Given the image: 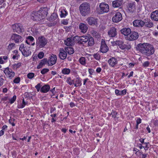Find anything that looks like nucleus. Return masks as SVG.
<instances>
[{
    "label": "nucleus",
    "instance_id": "f257e3e1",
    "mask_svg": "<svg viewBox=\"0 0 158 158\" xmlns=\"http://www.w3.org/2000/svg\"><path fill=\"white\" fill-rule=\"evenodd\" d=\"M137 51L140 52L144 56H149L153 54L155 52L153 46L148 43L139 44L136 46Z\"/></svg>",
    "mask_w": 158,
    "mask_h": 158
},
{
    "label": "nucleus",
    "instance_id": "f03ea898",
    "mask_svg": "<svg viewBox=\"0 0 158 158\" xmlns=\"http://www.w3.org/2000/svg\"><path fill=\"white\" fill-rule=\"evenodd\" d=\"M79 8L80 13L83 16H85L89 13L90 5L88 3H83L80 6Z\"/></svg>",
    "mask_w": 158,
    "mask_h": 158
},
{
    "label": "nucleus",
    "instance_id": "7ed1b4c3",
    "mask_svg": "<svg viewBox=\"0 0 158 158\" xmlns=\"http://www.w3.org/2000/svg\"><path fill=\"white\" fill-rule=\"evenodd\" d=\"M48 43V40L44 36L39 37L36 40L37 47L41 48L44 47Z\"/></svg>",
    "mask_w": 158,
    "mask_h": 158
},
{
    "label": "nucleus",
    "instance_id": "20e7f679",
    "mask_svg": "<svg viewBox=\"0 0 158 158\" xmlns=\"http://www.w3.org/2000/svg\"><path fill=\"white\" fill-rule=\"evenodd\" d=\"M88 36L85 35L81 36H76L73 38L74 41H77L79 44L84 45L88 41Z\"/></svg>",
    "mask_w": 158,
    "mask_h": 158
},
{
    "label": "nucleus",
    "instance_id": "39448f33",
    "mask_svg": "<svg viewBox=\"0 0 158 158\" xmlns=\"http://www.w3.org/2000/svg\"><path fill=\"white\" fill-rule=\"evenodd\" d=\"M99 7L100 10L98 11V13L99 14L108 12L109 10V5L105 2L100 3Z\"/></svg>",
    "mask_w": 158,
    "mask_h": 158
},
{
    "label": "nucleus",
    "instance_id": "423d86ee",
    "mask_svg": "<svg viewBox=\"0 0 158 158\" xmlns=\"http://www.w3.org/2000/svg\"><path fill=\"white\" fill-rule=\"evenodd\" d=\"M12 28L13 32H17L18 34H20L24 31V28L20 23H16L13 24L12 26Z\"/></svg>",
    "mask_w": 158,
    "mask_h": 158
},
{
    "label": "nucleus",
    "instance_id": "0eeeda50",
    "mask_svg": "<svg viewBox=\"0 0 158 158\" xmlns=\"http://www.w3.org/2000/svg\"><path fill=\"white\" fill-rule=\"evenodd\" d=\"M31 19L34 21H39L43 19L39 11H33L31 14Z\"/></svg>",
    "mask_w": 158,
    "mask_h": 158
},
{
    "label": "nucleus",
    "instance_id": "6e6552de",
    "mask_svg": "<svg viewBox=\"0 0 158 158\" xmlns=\"http://www.w3.org/2000/svg\"><path fill=\"white\" fill-rule=\"evenodd\" d=\"M115 44L118 46L119 48L122 50H128L131 48V46L128 44H125L123 42L119 40L116 41Z\"/></svg>",
    "mask_w": 158,
    "mask_h": 158
},
{
    "label": "nucleus",
    "instance_id": "1a4fd4ad",
    "mask_svg": "<svg viewBox=\"0 0 158 158\" xmlns=\"http://www.w3.org/2000/svg\"><path fill=\"white\" fill-rule=\"evenodd\" d=\"M10 40L14 41L15 43L21 42L23 40L21 36L15 33H13L11 35Z\"/></svg>",
    "mask_w": 158,
    "mask_h": 158
},
{
    "label": "nucleus",
    "instance_id": "9d476101",
    "mask_svg": "<svg viewBox=\"0 0 158 158\" xmlns=\"http://www.w3.org/2000/svg\"><path fill=\"white\" fill-rule=\"evenodd\" d=\"M98 19L92 17H89L86 19V21L88 24L91 26H97L98 25Z\"/></svg>",
    "mask_w": 158,
    "mask_h": 158
},
{
    "label": "nucleus",
    "instance_id": "9b49d317",
    "mask_svg": "<svg viewBox=\"0 0 158 158\" xmlns=\"http://www.w3.org/2000/svg\"><path fill=\"white\" fill-rule=\"evenodd\" d=\"M139 37L138 33L135 31H131L129 36L126 37V39L127 40L131 41L137 39Z\"/></svg>",
    "mask_w": 158,
    "mask_h": 158
},
{
    "label": "nucleus",
    "instance_id": "f8f14e48",
    "mask_svg": "<svg viewBox=\"0 0 158 158\" xmlns=\"http://www.w3.org/2000/svg\"><path fill=\"white\" fill-rule=\"evenodd\" d=\"M122 16L121 13L120 12H116L114 16L112 18V20L113 22L116 23H118L122 19Z\"/></svg>",
    "mask_w": 158,
    "mask_h": 158
},
{
    "label": "nucleus",
    "instance_id": "ddd939ff",
    "mask_svg": "<svg viewBox=\"0 0 158 158\" xmlns=\"http://www.w3.org/2000/svg\"><path fill=\"white\" fill-rule=\"evenodd\" d=\"M108 34L110 37H114L117 35V29L114 27H111L108 32Z\"/></svg>",
    "mask_w": 158,
    "mask_h": 158
},
{
    "label": "nucleus",
    "instance_id": "4468645a",
    "mask_svg": "<svg viewBox=\"0 0 158 158\" xmlns=\"http://www.w3.org/2000/svg\"><path fill=\"white\" fill-rule=\"evenodd\" d=\"M133 26L135 27H143L144 26V22L140 19H136L133 22Z\"/></svg>",
    "mask_w": 158,
    "mask_h": 158
},
{
    "label": "nucleus",
    "instance_id": "2eb2a0df",
    "mask_svg": "<svg viewBox=\"0 0 158 158\" xmlns=\"http://www.w3.org/2000/svg\"><path fill=\"white\" fill-rule=\"evenodd\" d=\"M109 50V48L105 43V41L102 40L100 47V51L102 53H106Z\"/></svg>",
    "mask_w": 158,
    "mask_h": 158
},
{
    "label": "nucleus",
    "instance_id": "dca6fc26",
    "mask_svg": "<svg viewBox=\"0 0 158 158\" xmlns=\"http://www.w3.org/2000/svg\"><path fill=\"white\" fill-rule=\"evenodd\" d=\"M56 56L52 54L49 59L48 61V64L49 66H51L56 64Z\"/></svg>",
    "mask_w": 158,
    "mask_h": 158
},
{
    "label": "nucleus",
    "instance_id": "f3484780",
    "mask_svg": "<svg viewBox=\"0 0 158 158\" xmlns=\"http://www.w3.org/2000/svg\"><path fill=\"white\" fill-rule=\"evenodd\" d=\"M67 56L66 52L63 48H60V52L59 54V56L60 58L62 60L65 59Z\"/></svg>",
    "mask_w": 158,
    "mask_h": 158
},
{
    "label": "nucleus",
    "instance_id": "a211bd4d",
    "mask_svg": "<svg viewBox=\"0 0 158 158\" xmlns=\"http://www.w3.org/2000/svg\"><path fill=\"white\" fill-rule=\"evenodd\" d=\"M7 77L10 79H11L15 75L14 72H12L11 69H6L4 71Z\"/></svg>",
    "mask_w": 158,
    "mask_h": 158
},
{
    "label": "nucleus",
    "instance_id": "6ab92c4d",
    "mask_svg": "<svg viewBox=\"0 0 158 158\" xmlns=\"http://www.w3.org/2000/svg\"><path fill=\"white\" fill-rule=\"evenodd\" d=\"M79 28L81 31L83 33H85L88 30V27L86 24L83 23H80L79 25Z\"/></svg>",
    "mask_w": 158,
    "mask_h": 158
},
{
    "label": "nucleus",
    "instance_id": "aec40b11",
    "mask_svg": "<svg viewBox=\"0 0 158 158\" xmlns=\"http://www.w3.org/2000/svg\"><path fill=\"white\" fill-rule=\"evenodd\" d=\"M121 33L127 36H129L131 33V29L129 28H124L120 30Z\"/></svg>",
    "mask_w": 158,
    "mask_h": 158
},
{
    "label": "nucleus",
    "instance_id": "412c9836",
    "mask_svg": "<svg viewBox=\"0 0 158 158\" xmlns=\"http://www.w3.org/2000/svg\"><path fill=\"white\" fill-rule=\"evenodd\" d=\"M122 4V1L121 0H115L113 2L112 5L114 8H120Z\"/></svg>",
    "mask_w": 158,
    "mask_h": 158
},
{
    "label": "nucleus",
    "instance_id": "4be33fe9",
    "mask_svg": "<svg viewBox=\"0 0 158 158\" xmlns=\"http://www.w3.org/2000/svg\"><path fill=\"white\" fill-rule=\"evenodd\" d=\"M73 84H74V86L76 87L80 86H81V80L79 77H77L73 79Z\"/></svg>",
    "mask_w": 158,
    "mask_h": 158
},
{
    "label": "nucleus",
    "instance_id": "5701e85b",
    "mask_svg": "<svg viewBox=\"0 0 158 158\" xmlns=\"http://www.w3.org/2000/svg\"><path fill=\"white\" fill-rule=\"evenodd\" d=\"M117 59L113 57L110 58L108 60V63L112 67H114V65L117 63Z\"/></svg>",
    "mask_w": 158,
    "mask_h": 158
},
{
    "label": "nucleus",
    "instance_id": "b1692460",
    "mask_svg": "<svg viewBox=\"0 0 158 158\" xmlns=\"http://www.w3.org/2000/svg\"><path fill=\"white\" fill-rule=\"evenodd\" d=\"M38 11L40 12V15L42 16V18H43V19L47 16L48 12L47 9L46 8L40 9Z\"/></svg>",
    "mask_w": 158,
    "mask_h": 158
},
{
    "label": "nucleus",
    "instance_id": "393cba45",
    "mask_svg": "<svg viewBox=\"0 0 158 158\" xmlns=\"http://www.w3.org/2000/svg\"><path fill=\"white\" fill-rule=\"evenodd\" d=\"M151 19L156 21H158V10L152 12L151 15Z\"/></svg>",
    "mask_w": 158,
    "mask_h": 158
},
{
    "label": "nucleus",
    "instance_id": "a878e982",
    "mask_svg": "<svg viewBox=\"0 0 158 158\" xmlns=\"http://www.w3.org/2000/svg\"><path fill=\"white\" fill-rule=\"evenodd\" d=\"M135 2H130L128 4V10L131 12H133L135 9Z\"/></svg>",
    "mask_w": 158,
    "mask_h": 158
},
{
    "label": "nucleus",
    "instance_id": "bb28decb",
    "mask_svg": "<svg viewBox=\"0 0 158 158\" xmlns=\"http://www.w3.org/2000/svg\"><path fill=\"white\" fill-rule=\"evenodd\" d=\"M50 89V86L48 85H46L41 88L40 91L42 93H46L49 91Z\"/></svg>",
    "mask_w": 158,
    "mask_h": 158
},
{
    "label": "nucleus",
    "instance_id": "cd10ccee",
    "mask_svg": "<svg viewBox=\"0 0 158 158\" xmlns=\"http://www.w3.org/2000/svg\"><path fill=\"white\" fill-rule=\"evenodd\" d=\"M21 52L23 55L25 57L28 56L31 54V52L29 48H26L25 49H24L23 51Z\"/></svg>",
    "mask_w": 158,
    "mask_h": 158
},
{
    "label": "nucleus",
    "instance_id": "c85d7f7f",
    "mask_svg": "<svg viewBox=\"0 0 158 158\" xmlns=\"http://www.w3.org/2000/svg\"><path fill=\"white\" fill-rule=\"evenodd\" d=\"M74 41H73L70 38H68L66 40H64L65 44L68 46H71L74 44Z\"/></svg>",
    "mask_w": 158,
    "mask_h": 158
},
{
    "label": "nucleus",
    "instance_id": "c756f323",
    "mask_svg": "<svg viewBox=\"0 0 158 158\" xmlns=\"http://www.w3.org/2000/svg\"><path fill=\"white\" fill-rule=\"evenodd\" d=\"M47 63H48V60L47 58H44L41 60L39 63V65L37 68L38 69L41 68L43 65H44Z\"/></svg>",
    "mask_w": 158,
    "mask_h": 158
},
{
    "label": "nucleus",
    "instance_id": "7c9ffc66",
    "mask_svg": "<svg viewBox=\"0 0 158 158\" xmlns=\"http://www.w3.org/2000/svg\"><path fill=\"white\" fill-rule=\"evenodd\" d=\"M64 49L66 52H67L68 54L70 55L73 54L74 53L73 48L72 47H65Z\"/></svg>",
    "mask_w": 158,
    "mask_h": 158
},
{
    "label": "nucleus",
    "instance_id": "2f4dec72",
    "mask_svg": "<svg viewBox=\"0 0 158 158\" xmlns=\"http://www.w3.org/2000/svg\"><path fill=\"white\" fill-rule=\"evenodd\" d=\"M88 45L89 46H91L93 45L94 44V41L93 37L90 36H88Z\"/></svg>",
    "mask_w": 158,
    "mask_h": 158
},
{
    "label": "nucleus",
    "instance_id": "473e14b6",
    "mask_svg": "<svg viewBox=\"0 0 158 158\" xmlns=\"http://www.w3.org/2000/svg\"><path fill=\"white\" fill-rule=\"evenodd\" d=\"M144 26L148 28L152 27L153 26V23L150 20H148L146 22H144Z\"/></svg>",
    "mask_w": 158,
    "mask_h": 158
},
{
    "label": "nucleus",
    "instance_id": "72a5a7b5",
    "mask_svg": "<svg viewBox=\"0 0 158 158\" xmlns=\"http://www.w3.org/2000/svg\"><path fill=\"white\" fill-rule=\"evenodd\" d=\"M70 72V69L69 68H64L61 71L62 73L65 75L69 74Z\"/></svg>",
    "mask_w": 158,
    "mask_h": 158
},
{
    "label": "nucleus",
    "instance_id": "f704fd0d",
    "mask_svg": "<svg viewBox=\"0 0 158 158\" xmlns=\"http://www.w3.org/2000/svg\"><path fill=\"white\" fill-rule=\"evenodd\" d=\"M22 63H18L12 65V67L14 69L16 70L17 69L19 68L21 66Z\"/></svg>",
    "mask_w": 158,
    "mask_h": 158
},
{
    "label": "nucleus",
    "instance_id": "c9c22d12",
    "mask_svg": "<svg viewBox=\"0 0 158 158\" xmlns=\"http://www.w3.org/2000/svg\"><path fill=\"white\" fill-rule=\"evenodd\" d=\"M57 15L56 14L53 13L52 14L50 17V20L53 21L55 20L57 18Z\"/></svg>",
    "mask_w": 158,
    "mask_h": 158
},
{
    "label": "nucleus",
    "instance_id": "e433bc0d",
    "mask_svg": "<svg viewBox=\"0 0 158 158\" xmlns=\"http://www.w3.org/2000/svg\"><path fill=\"white\" fill-rule=\"evenodd\" d=\"M80 63L83 65L85 64V59L84 57H81L79 59Z\"/></svg>",
    "mask_w": 158,
    "mask_h": 158
},
{
    "label": "nucleus",
    "instance_id": "4c0bfd02",
    "mask_svg": "<svg viewBox=\"0 0 158 158\" xmlns=\"http://www.w3.org/2000/svg\"><path fill=\"white\" fill-rule=\"evenodd\" d=\"M70 85H71L73 84V80H72L70 77H68L67 78L66 81Z\"/></svg>",
    "mask_w": 158,
    "mask_h": 158
},
{
    "label": "nucleus",
    "instance_id": "58836bf2",
    "mask_svg": "<svg viewBox=\"0 0 158 158\" xmlns=\"http://www.w3.org/2000/svg\"><path fill=\"white\" fill-rule=\"evenodd\" d=\"M67 14V12L65 10H63L61 11L60 17L61 18L65 17Z\"/></svg>",
    "mask_w": 158,
    "mask_h": 158
},
{
    "label": "nucleus",
    "instance_id": "ea45409f",
    "mask_svg": "<svg viewBox=\"0 0 158 158\" xmlns=\"http://www.w3.org/2000/svg\"><path fill=\"white\" fill-rule=\"evenodd\" d=\"M94 58L97 60H99L100 59V56L99 53H97L93 55Z\"/></svg>",
    "mask_w": 158,
    "mask_h": 158
},
{
    "label": "nucleus",
    "instance_id": "a19ab883",
    "mask_svg": "<svg viewBox=\"0 0 158 158\" xmlns=\"http://www.w3.org/2000/svg\"><path fill=\"white\" fill-rule=\"evenodd\" d=\"M49 71L48 69L44 68L41 71L40 73L42 74H44Z\"/></svg>",
    "mask_w": 158,
    "mask_h": 158
},
{
    "label": "nucleus",
    "instance_id": "79ce46f5",
    "mask_svg": "<svg viewBox=\"0 0 158 158\" xmlns=\"http://www.w3.org/2000/svg\"><path fill=\"white\" fill-rule=\"evenodd\" d=\"M16 95H14L13 98L10 99V104L13 103L16 100Z\"/></svg>",
    "mask_w": 158,
    "mask_h": 158
},
{
    "label": "nucleus",
    "instance_id": "37998d69",
    "mask_svg": "<svg viewBox=\"0 0 158 158\" xmlns=\"http://www.w3.org/2000/svg\"><path fill=\"white\" fill-rule=\"evenodd\" d=\"M34 76V73H29L27 75V77L30 79H32Z\"/></svg>",
    "mask_w": 158,
    "mask_h": 158
},
{
    "label": "nucleus",
    "instance_id": "c03bdc74",
    "mask_svg": "<svg viewBox=\"0 0 158 158\" xmlns=\"http://www.w3.org/2000/svg\"><path fill=\"white\" fill-rule=\"evenodd\" d=\"M117 112L115 111L112 110V112L110 114V115H112V117L115 118L116 117V115H117Z\"/></svg>",
    "mask_w": 158,
    "mask_h": 158
},
{
    "label": "nucleus",
    "instance_id": "a18cd8bd",
    "mask_svg": "<svg viewBox=\"0 0 158 158\" xmlns=\"http://www.w3.org/2000/svg\"><path fill=\"white\" fill-rule=\"evenodd\" d=\"M44 56V53L43 52H40L38 54V57L40 59H42L43 58Z\"/></svg>",
    "mask_w": 158,
    "mask_h": 158
},
{
    "label": "nucleus",
    "instance_id": "49530a36",
    "mask_svg": "<svg viewBox=\"0 0 158 158\" xmlns=\"http://www.w3.org/2000/svg\"><path fill=\"white\" fill-rule=\"evenodd\" d=\"M15 44L14 43H11L9 44V46H8V48L9 50H11L12 48L15 46Z\"/></svg>",
    "mask_w": 158,
    "mask_h": 158
},
{
    "label": "nucleus",
    "instance_id": "de8ad7c7",
    "mask_svg": "<svg viewBox=\"0 0 158 158\" xmlns=\"http://www.w3.org/2000/svg\"><path fill=\"white\" fill-rule=\"evenodd\" d=\"M26 39L28 40L29 42H33L34 40V38L32 36H28L27 37Z\"/></svg>",
    "mask_w": 158,
    "mask_h": 158
},
{
    "label": "nucleus",
    "instance_id": "09e8293b",
    "mask_svg": "<svg viewBox=\"0 0 158 158\" xmlns=\"http://www.w3.org/2000/svg\"><path fill=\"white\" fill-rule=\"evenodd\" d=\"M20 81V78L19 77H17L14 79L13 82L15 83H18Z\"/></svg>",
    "mask_w": 158,
    "mask_h": 158
},
{
    "label": "nucleus",
    "instance_id": "8fccbe9b",
    "mask_svg": "<svg viewBox=\"0 0 158 158\" xmlns=\"http://www.w3.org/2000/svg\"><path fill=\"white\" fill-rule=\"evenodd\" d=\"M26 48L24 47V44H22L20 46L19 50L22 52L23 51L24 49H25Z\"/></svg>",
    "mask_w": 158,
    "mask_h": 158
},
{
    "label": "nucleus",
    "instance_id": "3c124183",
    "mask_svg": "<svg viewBox=\"0 0 158 158\" xmlns=\"http://www.w3.org/2000/svg\"><path fill=\"white\" fill-rule=\"evenodd\" d=\"M150 64V63L148 61L145 62L143 64V66L144 67H146L148 66Z\"/></svg>",
    "mask_w": 158,
    "mask_h": 158
},
{
    "label": "nucleus",
    "instance_id": "603ef678",
    "mask_svg": "<svg viewBox=\"0 0 158 158\" xmlns=\"http://www.w3.org/2000/svg\"><path fill=\"white\" fill-rule=\"evenodd\" d=\"M41 85L40 83H38L37 85L35 86V88L37 89L38 92H39L41 88Z\"/></svg>",
    "mask_w": 158,
    "mask_h": 158
},
{
    "label": "nucleus",
    "instance_id": "864d4df0",
    "mask_svg": "<svg viewBox=\"0 0 158 158\" xmlns=\"http://www.w3.org/2000/svg\"><path fill=\"white\" fill-rule=\"evenodd\" d=\"M127 93V90L126 89H125L123 90L120 91V94L121 95H125Z\"/></svg>",
    "mask_w": 158,
    "mask_h": 158
},
{
    "label": "nucleus",
    "instance_id": "5fc2aeb1",
    "mask_svg": "<svg viewBox=\"0 0 158 158\" xmlns=\"http://www.w3.org/2000/svg\"><path fill=\"white\" fill-rule=\"evenodd\" d=\"M115 92L117 95H121L120 91L118 89H116L115 90Z\"/></svg>",
    "mask_w": 158,
    "mask_h": 158
},
{
    "label": "nucleus",
    "instance_id": "6e6d98bb",
    "mask_svg": "<svg viewBox=\"0 0 158 158\" xmlns=\"http://www.w3.org/2000/svg\"><path fill=\"white\" fill-rule=\"evenodd\" d=\"M4 79L1 77V76H0V86L2 85L3 83Z\"/></svg>",
    "mask_w": 158,
    "mask_h": 158
},
{
    "label": "nucleus",
    "instance_id": "4d7b16f0",
    "mask_svg": "<svg viewBox=\"0 0 158 158\" xmlns=\"http://www.w3.org/2000/svg\"><path fill=\"white\" fill-rule=\"evenodd\" d=\"M15 121V119H14V118L9 120V123L10 124H11L13 126H14L15 125V124L13 122L11 123V121Z\"/></svg>",
    "mask_w": 158,
    "mask_h": 158
},
{
    "label": "nucleus",
    "instance_id": "13d9d810",
    "mask_svg": "<svg viewBox=\"0 0 158 158\" xmlns=\"http://www.w3.org/2000/svg\"><path fill=\"white\" fill-rule=\"evenodd\" d=\"M15 121V119H14V118L9 120V123L10 124H11L13 126H14L15 125V124L13 122L11 123V121Z\"/></svg>",
    "mask_w": 158,
    "mask_h": 158
},
{
    "label": "nucleus",
    "instance_id": "bf43d9fd",
    "mask_svg": "<svg viewBox=\"0 0 158 158\" xmlns=\"http://www.w3.org/2000/svg\"><path fill=\"white\" fill-rule=\"evenodd\" d=\"M153 123L155 126H158V120H154L153 121Z\"/></svg>",
    "mask_w": 158,
    "mask_h": 158
},
{
    "label": "nucleus",
    "instance_id": "052dcab7",
    "mask_svg": "<svg viewBox=\"0 0 158 158\" xmlns=\"http://www.w3.org/2000/svg\"><path fill=\"white\" fill-rule=\"evenodd\" d=\"M141 119L140 118H138L137 120H136V124H139L140 123H141Z\"/></svg>",
    "mask_w": 158,
    "mask_h": 158
},
{
    "label": "nucleus",
    "instance_id": "680f3d73",
    "mask_svg": "<svg viewBox=\"0 0 158 158\" xmlns=\"http://www.w3.org/2000/svg\"><path fill=\"white\" fill-rule=\"evenodd\" d=\"M89 72L90 75H92L93 73L94 72V70L93 69H89Z\"/></svg>",
    "mask_w": 158,
    "mask_h": 158
},
{
    "label": "nucleus",
    "instance_id": "e2e57ef3",
    "mask_svg": "<svg viewBox=\"0 0 158 158\" xmlns=\"http://www.w3.org/2000/svg\"><path fill=\"white\" fill-rule=\"evenodd\" d=\"M25 94L26 96V97H28L29 98H31L32 97V96H30L29 95V94L28 93L26 92L25 93Z\"/></svg>",
    "mask_w": 158,
    "mask_h": 158
},
{
    "label": "nucleus",
    "instance_id": "0e129e2a",
    "mask_svg": "<svg viewBox=\"0 0 158 158\" xmlns=\"http://www.w3.org/2000/svg\"><path fill=\"white\" fill-rule=\"evenodd\" d=\"M55 110H56L55 108H54V107H51V110H50V113H52Z\"/></svg>",
    "mask_w": 158,
    "mask_h": 158
},
{
    "label": "nucleus",
    "instance_id": "69168bd1",
    "mask_svg": "<svg viewBox=\"0 0 158 158\" xmlns=\"http://www.w3.org/2000/svg\"><path fill=\"white\" fill-rule=\"evenodd\" d=\"M101 69L100 67L97 68L96 69V71L98 73H99L101 72Z\"/></svg>",
    "mask_w": 158,
    "mask_h": 158
},
{
    "label": "nucleus",
    "instance_id": "338daca9",
    "mask_svg": "<svg viewBox=\"0 0 158 158\" xmlns=\"http://www.w3.org/2000/svg\"><path fill=\"white\" fill-rule=\"evenodd\" d=\"M70 106L71 107H73L75 106V104L73 102H71L70 104Z\"/></svg>",
    "mask_w": 158,
    "mask_h": 158
},
{
    "label": "nucleus",
    "instance_id": "774afa93",
    "mask_svg": "<svg viewBox=\"0 0 158 158\" xmlns=\"http://www.w3.org/2000/svg\"><path fill=\"white\" fill-rule=\"evenodd\" d=\"M4 134V131L2 130L0 131V136L3 135Z\"/></svg>",
    "mask_w": 158,
    "mask_h": 158
}]
</instances>
